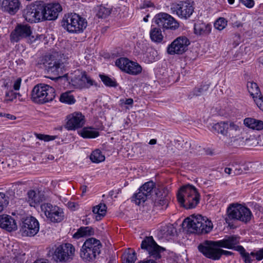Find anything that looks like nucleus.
Segmentation results:
<instances>
[{
    "label": "nucleus",
    "mask_w": 263,
    "mask_h": 263,
    "mask_svg": "<svg viewBox=\"0 0 263 263\" xmlns=\"http://www.w3.org/2000/svg\"><path fill=\"white\" fill-rule=\"evenodd\" d=\"M177 198L180 205L185 209L195 208L197 204V190L194 185L186 184L178 191Z\"/></svg>",
    "instance_id": "1"
},
{
    "label": "nucleus",
    "mask_w": 263,
    "mask_h": 263,
    "mask_svg": "<svg viewBox=\"0 0 263 263\" xmlns=\"http://www.w3.org/2000/svg\"><path fill=\"white\" fill-rule=\"evenodd\" d=\"M55 97L54 88L46 84H40L35 85L31 92L32 101L39 104L52 101Z\"/></svg>",
    "instance_id": "2"
},
{
    "label": "nucleus",
    "mask_w": 263,
    "mask_h": 263,
    "mask_svg": "<svg viewBox=\"0 0 263 263\" xmlns=\"http://www.w3.org/2000/svg\"><path fill=\"white\" fill-rule=\"evenodd\" d=\"M62 25L63 28L70 33H80L87 27V22L85 18L76 13H69L65 15Z\"/></svg>",
    "instance_id": "3"
},
{
    "label": "nucleus",
    "mask_w": 263,
    "mask_h": 263,
    "mask_svg": "<svg viewBox=\"0 0 263 263\" xmlns=\"http://www.w3.org/2000/svg\"><path fill=\"white\" fill-rule=\"evenodd\" d=\"M102 244L95 238H89L84 242L80 252L81 257L86 261H92L101 252Z\"/></svg>",
    "instance_id": "4"
},
{
    "label": "nucleus",
    "mask_w": 263,
    "mask_h": 263,
    "mask_svg": "<svg viewBox=\"0 0 263 263\" xmlns=\"http://www.w3.org/2000/svg\"><path fill=\"white\" fill-rule=\"evenodd\" d=\"M27 39L28 42L32 43L36 39L32 34V29L28 24H18L10 34V39L12 42H17L19 41Z\"/></svg>",
    "instance_id": "5"
},
{
    "label": "nucleus",
    "mask_w": 263,
    "mask_h": 263,
    "mask_svg": "<svg viewBox=\"0 0 263 263\" xmlns=\"http://www.w3.org/2000/svg\"><path fill=\"white\" fill-rule=\"evenodd\" d=\"M74 252V247L71 244L64 243L55 248L53 254V258L56 261L69 262L72 260Z\"/></svg>",
    "instance_id": "6"
},
{
    "label": "nucleus",
    "mask_w": 263,
    "mask_h": 263,
    "mask_svg": "<svg viewBox=\"0 0 263 263\" xmlns=\"http://www.w3.org/2000/svg\"><path fill=\"white\" fill-rule=\"evenodd\" d=\"M228 208V216L230 219H237L245 223L250 221L252 217L251 210L241 205L234 206Z\"/></svg>",
    "instance_id": "7"
},
{
    "label": "nucleus",
    "mask_w": 263,
    "mask_h": 263,
    "mask_svg": "<svg viewBox=\"0 0 263 263\" xmlns=\"http://www.w3.org/2000/svg\"><path fill=\"white\" fill-rule=\"evenodd\" d=\"M23 16L29 23H38L43 21L42 5L31 3L26 6L24 10Z\"/></svg>",
    "instance_id": "8"
},
{
    "label": "nucleus",
    "mask_w": 263,
    "mask_h": 263,
    "mask_svg": "<svg viewBox=\"0 0 263 263\" xmlns=\"http://www.w3.org/2000/svg\"><path fill=\"white\" fill-rule=\"evenodd\" d=\"M39 228L37 220L34 217L29 216L22 219L20 232L24 236H33L38 233Z\"/></svg>",
    "instance_id": "9"
},
{
    "label": "nucleus",
    "mask_w": 263,
    "mask_h": 263,
    "mask_svg": "<svg viewBox=\"0 0 263 263\" xmlns=\"http://www.w3.org/2000/svg\"><path fill=\"white\" fill-rule=\"evenodd\" d=\"M41 210L46 217L52 222H60L64 218L63 210L57 206H53L49 203L41 205Z\"/></svg>",
    "instance_id": "10"
},
{
    "label": "nucleus",
    "mask_w": 263,
    "mask_h": 263,
    "mask_svg": "<svg viewBox=\"0 0 263 263\" xmlns=\"http://www.w3.org/2000/svg\"><path fill=\"white\" fill-rule=\"evenodd\" d=\"M190 44V42L186 36H179L168 45L167 53L170 55L182 54L187 50Z\"/></svg>",
    "instance_id": "11"
},
{
    "label": "nucleus",
    "mask_w": 263,
    "mask_h": 263,
    "mask_svg": "<svg viewBox=\"0 0 263 263\" xmlns=\"http://www.w3.org/2000/svg\"><path fill=\"white\" fill-rule=\"evenodd\" d=\"M153 22L159 27L164 29L176 30L179 28V23L170 14L166 13H160L155 15Z\"/></svg>",
    "instance_id": "12"
},
{
    "label": "nucleus",
    "mask_w": 263,
    "mask_h": 263,
    "mask_svg": "<svg viewBox=\"0 0 263 263\" xmlns=\"http://www.w3.org/2000/svg\"><path fill=\"white\" fill-rule=\"evenodd\" d=\"M171 10L181 18L187 19L194 12L192 3L189 1H180L171 5Z\"/></svg>",
    "instance_id": "13"
},
{
    "label": "nucleus",
    "mask_w": 263,
    "mask_h": 263,
    "mask_svg": "<svg viewBox=\"0 0 263 263\" xmlns=\"http://www.w3.org/2000/svg\"><path fill=\"white\" fill-rule=\"evenodd\" d=\"M198 250L205 257L215 260L219 259L222 255L230 256L233 254L232 252L207 245L205 246L201 244L199 245Z\"/></svg>",
    "instance_id": "14"
},
{
    "label": "nucleus",
    "mask_w": 263,
    "mask_h": 263,
    "mask_svg": "<svg viewBox=\"0 0 263 263\" xmlns=\"http://www.w3.org/2000/svg\"><path fill=\"white\" fill-rule=\"evenodd\" d=\"M240 237L237 235H226L221 240L217 241H206L205 245L233 249L236 251L237 245L239 243Z\"/></svg>",
    "instance_id": "15"
},
{
    "label": "nucleus",
    "mask_w": 263,
    "mask_h": 263,
    "mask_svg": "<svg viewBox=\"0 0 263 263\" xmlns=\"http://www.w3.org/2000/svg\"><path fill=\"white\" fill-rule=\"evenodd\" d=\"M62 10L59 3H50L46 5H42V14L43 21L56 20L59 13Z\"/></svg>",
    "instance_id": "16"
},
{
    "label": "nucleus",
    "mask_w": 263,
    "mask_h": 263,
    "mask_svg": "<svg viewBox=\"0 0 263 263\" xmlns=\"http://www.w3.org/2000/svg\"><path fill=\"white\" fill-rule=\"evenodd\" d=\"M71 84L77 87H90L93 85V80L88 77L85 72L76 71L74 75L71 77Z\"/></svg>",
    "instance_id": "17"
},
{
    "label": "nucleus",
    "mask_w": 263,
    "mask_h": 263,
    "mask_svg": "<svg viewBox=\"0 0 263 263\" xmlns=\"http://www.w3.org/2000/svg\"><path fill=\"white\" fill-rule=\"evenodd\" d=\"M67 119L66 128L68 130H75L82 127L85 123V117L81 112H75L70 114Z\"/></svg>",
    "instance_id": "18"
},
{
    "label": "nucleus",
    "mask_w": 263,
    "mask_h": 263,
    "mask_svg": "<svg viewBox=\"0 0 263 263\" xmlns=\"http://www.w3.org/2000/svg\"><path fill=\"white\" fill-rule=\"evenodd\" d=\"M184 231L188 234L197 232V216L195 214L185 218L182 223Z\"/></svg>",
    "instance_id": "19"
},
{
    "label": "nucleus",
    "mask_w": 263,
    "mask_h": 263,
    "mask_svg": "<svg viewBox=\"0 0 263 263\" xmlns=\"http://www.w3.org/2000/svg\"><path fill=\"white\" fill-rule=\"evenodd\" d=\"M20 6L19 0H3L1 4L2 10L11 15L15 14L19 10Z\"/></svg>",
    "instance_id": "20"
},
{
    "label": "nucleus",
    "mask_w": 263,
    "mask_h": 263,
    "mask_svg": "<svg viewBox=\"0 0 263 263\" xmlns=\"http://www.w3.org/2000/svg\"><path fill=\"white\" fill-rule=\"evenodd\" d=\"M0 227L11 232L17 229V225L14 219L8 215H0Z\"/></svg>",
    "instance_id": "21"
},
{
    "label": "nucleus",
    "mask_w": 263,
    "mask_h": 263,
    "mask_svg": "<svg viewBox=\"0 0 263 263\" xmlns=\"http://www.w3.org/2000/svg\"><path fill=\"white\" fill-rule=\"evenodd\" d=\"M198 224H200V226L198 227V235L208 234L213 228L211 220L199 214H198Z\"/></svg>",
    "instance_id": "22"
},
{
    "label": "nucleus",
    "mask_w": 263,
    "mask_h": 263,
    "mask_svg": "<svg viewBox=\"0 0 263 263\" xmlns=\"http://www.w3.org/2000/svg\"><path fill=\"white\" fill-rule=\"evenodd\" d=\"M155 194L156 198L155 199V205L164 206L166 208L170 200L168 191L167 190H159L158 192H156Z\"/></svg>",
    "instance_id": "23"
},
{
    "label": "nucleus",
    "mask_w": 263,
    "mask_h": 263,
    "mask_svg": "<svg viewBox=\"0 0 263 263\" xmlns=\"http://www.w3.org/2000/svg\"><path fill=\"white\" fill-rule=\"evenodd\" d=\"M244 125L249 128L255 130L263 129V121L253 118H246L243 120Z\"/></svg>",
    "instance_id": "24"
},
{
    "label": "nucleus",
    "mask_w": 263,
    "mask_h": 263,
    "mask_svg": "<svg viewBox=\"0 0 263 263\" xmlns=\"http://www.w3.org/2000/svg\"><path fill=\"white\" fill-rule=\"evenodd\" d=\"M43 200V197L39 192L30 190L27 193V201L31 206L35 207Z\"/></svg>",
    "instance_id": "25"
},
{
    "label": "nucleus",
    "mask_w": 263,
    "mask_h": 263,
    "mask_svg": "<svg viewBox=\"0 0 263 263\" xmlns=\"http://www.w3.org/2000/svg\"><path fill=\"white\" fill-rule=\"evenodd\" d=\"M240 132V128L238 124L230 121L226 137L230 139H234L239 135Z\"/></svg>",
    "instance_id": "26"
},
{
    "label": "nucleus",
    "mask_w": 263,
    "mask_h": 263,
    "mask_svg": "<svg viewBox=\"0 0 263 263\" xmlns=\"http://www.w3.org/2000/svg\"><path fill=\"white\" fill-rule=\"evenodd\" d=\"M159 59L158 51L152 47L148 48L143 54V60L146 63H151Z\"/></svg>",
    "instance_id": "27"
},
{
    "label": "nucleus",
    "mask_w": 263,
    "mask_h": 263,
    "mask_svg": "<svg viewBox=\"0 0 263 263\" xmlns=\"http://www.w3.org/2000/svg\"><path fill=\"white\" fill-rule=\"evenodd\" d=\"M63 63L60 60H52L49 64L47 70L49 73L59 75L62 72Z\"/></svg>",
    "instance_id": "28"
},
{
    "label": "nucleus",
    "mask_w": 263,
    "mask_h": 263,
    "mask_svg": "<svg viewBox=\"0 0 263 263\" xmlns=\"http://www.w3.org/2000/svg\"><path fill=\"white\" fill-rule=\"evenodd\" d=\"M94 234V230L90 227H82L78 229L73 234V237L79 239L83 237H87Z\"/></svg>",
    "instance_id": "29"
},
{
    "label": "nucleus",
    "mask_w": 263,
    "mask_h": 263,
    "mask_svg": "<svg viewBox=\"0 0 263 263\" xmlns=\"http://www.w3.org/2000/svg\"><path fill=\"white\" fill-rule=\"evenodd\" d=\"M84 138H95L99 136V132L91 127H84L79 133Z\"/></svg>",
    "instance_id": "30"
},
{
    "label": "nucleus",
    "mask_w": 263,
    "mask_h": 263,
    "mask_svg": "<svg viewBox=\"0 0 263 263\" xmlns=\"http://www.w3.org/2000/svg\"><path fill=\"white\" fill-rule=\"evenodd\" d=\"M150 37L152 41L157 43H161L163 39V35L159 28H152L150 31Z\"/></svg>",
    "instance_id": "31"
},
{
    "label": "nucleus",
    "mask_w": 263,
    "mask_h": 263,
    "mask_svg": "<svg viewBox=\"0 0 263 263\" xmlns=\"http://www.w3.org/2000/svg\"><path fill=\"white\" fill-rule=\"evenodd\" d=\"M106 209V204L103 203H100L93 208L92 212L94 214H97L96 217L97 220H100L102 217L105 215Z\"/></svg>",
    "instance_id": "32"
},
{
    "label": "nucleus",
    "mask_w": 263,
    "mask_h": 263,
    "mask_svg": "<svg viewBox=\"0 0 263 263\" xmlns=\"http://www.w3.org/2000/svg\"><path fill=\"white\" fill-rule=\"evenodd\" d=\"M247 88L253 99L261 95L259 88L256 83L253 82H248Z\"/></svg>",
    "instance_id": "33"
},
{
    "label": "nucleus",
    "mask_w": 263,
    "mask_h": 263,
    "mask_svg": "<svg viewBox=\"0 0 263 263\" xmlns=\"http://www.w3.org/2000/svg\"><path fill=\"white\" fill-rule=\"evenodd\" d=\"M230 121L220 122L213 126V129L217 133L226 136Z\"/></svg>",
    "instance_id": "34"
},
{
    "label": "nucleus",
    "mask_w": 263,
    "mask_h": 263,
    "mask_svg": "<svg viewBox=\"0 0 263 263\" xmlns=\"http://www.w3.org/2000/svg\"><path fill=\"white\" fill-rule=\"evenodd\" d=\"M236 251L239 252L241 258L245 263H252L253 259L251 253L246 252L245 248L242 246H237Z\"/></svg>",
    "instance_id": "35"
},
{
    "label": "nucleus",
    "mask_w": 263,
    "mask_h": 263,
    "mask_svg": "<svg viewBox=\"0 0 263 263\" xmlns=\"http://www.w3.org/2000/svg\"><path fill=\"white\" fill-rule=\"evenodd\" d=\"M148 197L144 193V192L140 191V189L139 188L138 192L133 195L132 200L136 204L140 205L144 203Z\"/></svg>",
    "instance_id": "36"
},
{
    "label": "nucleus",
    "mask_w": 263,
    "mask_h": 263,
    "mask_svg": "<svg viewBox=\"0 0 263 263\" xmlns=\"http://www.w3.org/2000/svg\"><path fill=\"white\" fill-rule=\"evenodd\" d=\"M127 73L132 75H137L142 71L141 66L137 62L130 61Z\"/></svg>",
    "instance_id": "37"
},
{
    "label": "nucleus",
    "mask_w": 263,
    "mask_h": 263,
    "mask_svg": "<svg viewBox=\"0 0 263 263\" xmlns=\"http://www.w3.org/2000/svg\"><path fill=\"white\" fill-rule=\"evenodd\" d=\"M137 259L136 254L134 251L128 250L122 256V263H135Z\"/></svg>",
    "instance_id": "38"
},
{
    "label": "nucleus",
    "mask_w": 263,
    "mask_h": 263,
    "mask_svg": "<svg viewBox=\"0 0 263 263\" xmlns=\"http://www.w3.org/2000/svg\"><path fill=\"white\" fill-rule=\"evenodd\" d=\"M60 101L68 104H74L76 102L74 96L71 94V91H66L61 94Z\"/></svg>",
    "instance_id": "39"
},
{
    "label": "nucleus",
    "mask_w": 263,
    "mask_h": 263,
    "mask_svg": "<svg viewBox=\"0 0 263 263\" xmlns=\"http://www.w3.org/2000/svg\"><path fill=\"white\" fill-rule=\"evenodd\" d=\"M130 60L125 58H121L118 59L116 61V65L122 71L127 72L128 65L129 64Z\"/></svg>",
    "instance_id": "40"
},
{
    "label": "nucleus",
    "mask_w": 263,
    "mask_h": 263,
    "mask_svg": "<svg viewBox=\"0 0 263 263\" xmlns=\"http://www.w3.org/2000/svg\"><path fill=\"white\" fill-rule=\"evenodd\" d=\"M90 160L94 163H99L105 160V156L99 149L92 152L90 156Z\"/></svg>",
    "instance_id": "41"
},
{
    "label": "nucleus",
    "mask_w": 263,
    "mask_h": 263,
    "mask_svg": "<svg viewBox=\"0 0 263 263\" xmlns=\"http://www.w3.org/2000/svg\"><path fill=\"white\" fill-rule=\"evenodd\" d=\"M155 184L153 181H148L145 183L140 189V191L144 192V193L149 197L153 192Z\"/></svg>",
    "instance_id": "42"
},
{
    "label": "nucleus",
    "mask_w": 263,
    "mask_h": 263,
    "mask_svg": "<svg viewBox=\"0 0 263 263\" xmlns=\"http://www.w3.org/2000/svg\"><path fill=\"white\" fill-rule=\"evenodd\" d=\"M212 30V25L210 24L203 23L198 25V33L200 35H208L210 34Z\"/></svg>",
    "instance_id": "43"
},
{
    "label": "nucleus",
    "mask_w": 263,
    "mask_h": 263,
    "mask_svg": "<svg viewBox=\"0 0 263 263\" xmlns=\"http://www.w3.org/2000/svg\"><path fill=\"white\" fill-rule=\"evenodd\" d=\"M100 78L103 83L107 86L109 87H116L117 83L115 80L112 79L107 76L103 74H100Z\"/></svg>",
    "instance_id": "44"
},
{
    "label": "nucleus",
    "mask_w": 263,
    "mask_h": 263,
    "mask_svg": "<svg viewBox=\"0 0 263 263\" xmlns=\"http://www.w3.org/2000/svg\"><path fill=\"white\" fill-rule=\"evenodd\" d=\"M110 12L109 9L100 6L98 7L97 15L99 18H105L110 14Z\"/></svg>",
    "instance_id": "45"
},
{
    "label": "nucleus",
    "mask_w": 263,
    "mask_h": 263,
    "mask_svg": "<svg viewBox=\"0 0 263 263\" xmlns=\"http://www.w3.org/2000/svg\"><path fill=\"white\" fill-rule=\"evenodd\" d=\"M227 25V21L223 17H220L214 23L215 28L219 30H223Z\"/></svg>",
    "instance_id": "46"
},
{
    "label": "nucleus",
    "mask_w": 263,
    "mask_h": 263,
    "mask_svg": "<svg viewBox=\"0 0 263 263\" xmlns=\"http://www.w3.org/2000/svg\"><path fill=\"white\" fill-rule=\"evenodd\" d=\"M9 203L8 196L4 193L0 192V212L3 211L5 206Z\"/></svg>",
    "instance_id": "47"
},
{
    "label": "nucleus",
    "mask_w": 263,
    "mask_h": 263,
    "mask_svg": "<svg viewBox=\"0 0 263 263\" xmlns=\"http://www.w3.org/2000/svg\"><path fill=\"white\" fill-rule=\"evenodd\" d=\"M229 166L233 168V176L239 175L243 173V170L239 164L233 163L230 164Z\"/></svg>",
    "instance_id": "48"
},
{
    "label": "nucleus",
    "mask_w": 263,
    "mask_h": 263,
    "mask_svg": "<svg viewBox=\"0 0 263 263\" xmlns=\"http://www.w3.org/2000/svg\"><path fill=\"white\" fill-rule=\"evenodd\" d=\"M198 152L201 155L204 154L210 156H214L215 155L214 149L210 147L200 148L198 149Z\"/></svg>",
    "instance_id": "49"
},
{
    "label": "nucleus",
    "mask_w": 263,
    "mask_h": 263,
    "mask_svg": "<svg viewBox=\"0 0 263 263\" xmlns=\"http://www.w3.org/2000/svg\"><path fill=\"white\" fill-rule=\"evenodd\" d=\"M36 137L41 140H44L45 141H49L51 140H53L55 139V136H51L47 135H43L40 134H36Z\"/></svg>",
    "instance_id": "50"
},
{
    "label": "nucleus",
    "mask_w": 263,
    "mask_h": 263,
    "mask_svg": "<svg viewBox=\"0 0 263 263\" xmlns=\"http://www.w3.org/2000/svg\"><path fill=\"white\" fill-rule=\"evenodd\" d=\"M251 255L253 258L255 257L257 260H262L263 259V248L255 252H252Z\"/></svg>",
    "instance_id": "51"
},
{
    "label": "nucleus",
    "mask_w": 263,
    "mask_h": 263,
    "mask_svg": "<svg viewBox=\"0 0 263 263\" xmlns=\"http://www.w3.org/2000/svg\"><path fill=\"white\" fill-rule=\"evenodd\" d=\"M255 102L258 107L263 111V97L261 95L256 98L254 99Z\"/></svg>",
    "instance_id": "52"
},
{
    "label": "nucleus",
    "mask_w": 263,
    "mask_h": 263,
    "mask_svg": "<svg viewBox=\"0 0 263 263\" xmlns=\"http://www.w3.org/2000/svg\"><path fill=\"white\" fill-rule=\"evenodd\" d=\"M166 229V230L164 234L166 236L173 235L176 232L175 229L172 225L167 226Z\"/></svg>",
    "instance_id": "53"
},
{
    "label": "nucleus",
    "mask_w": 263,
    "mask_h": 263,
    "mask_svg": "<svg viewBox=\"0 0 263 263\" xmlns=\"http://www.w3.org/2000/svg\"><path fill=\"white\" fill-rule=\"evenodd\" d=\"M242 4L248 8H252L254 5V2L253 0H240Z\"/></svg>",
    "instance_id": "54"
},
{
    "label": "nucleus",
    "mask_w": 263,
    "mask_h": 263,
    "mask_svg": "<svg viewBox=\"0 0 263 263\" xmlns=\"http://www.w3.org/2000/svg\"><path fill=\"white\" fill-rule=\"evenodd\" d=\"M17 95L20 96V95L19 93L14 92L12 91H10L6 94V97H9V99L10 101H12L13 99H16Z\"/></svg>",
    "instance_id": "55"
},
{
    "label": "nucleus",
    "mask_w": 263,
    "mask_h": 263,
    "mask_svg": "<svg viewBox=\"0 0 263 263\" xmlns=\"http://www.w3.org/2000/svg\"><path fill=\"white\" fill-rule=\"evenodd\" d=\"M209 88V85L208 84H203L198 88V93L203 94L204 92L207 91Z\"/></svg>",
    "instance_id": "56"
},
{
    "label": "nucleus",
    "mask_w": 263,
    "mask_h": 263,
    "mask_svg": "<svg viewBox=\"0 0 263 263\" xmlns=\"http://www.w3.org/2000/svg\"><path fill=\"white\" fill-rule=\"evenodd\" d=\"M22 82V79L19 78H17L16 81L14 82L13 84V89L15 90H18L20 89L21 84Z\"/></svg>",
    "instance_id": "57"
},
{
    "label": "nucleus",
    "mask_w": 263,
    "mask_h": 263,
    "mask_svg": "<svg viewBox=\"0 0 263 263\" xmlns=\"http://www.w3.org/2000/svg\"><path fill=\"white\" fill-rule=\"evenodd\" d=\"M120 101L122 103H124L125 104L132 105L133 104V100L132 98L126 99L125 100L124 99L121 100Z\"/></svg>",
    "instance_id": "58"
},
{
    "label": "nucleus",
    "mask_w": 263,
    "mask_h": 263,
    "mask_svg": "<svg viewBox=\"0 0 263 263\" xmlns=\"http://www.w3.org/2000/svg\"><path fill=\"white\" fill-rule=\"evenodd\" d=\"M233 167L232 166L229 167H226L224 169V172L226 174H227L228 175H233Z\"/></svg>",
    "instance_id": "59"
},
{
    "label": "nucleus",
    "mask_w": 263,
    "mask_h": 263,
    "mask_svg": "<svg viewBox=\"0 0 263 263\" xmlns=\"http://www.w3.org/2000/svg\"><path fill=\"white\" fill-rule=\"evenodd\" d=\"M3 116H5L6 118H8V119H10L11 120H14L15 119V117L13 115H10V114H4L3 115Z\"/></svg>",
    "instance_id": "60"
},
{
    "label": "nucleus",
    "mask_w": 263,
    "mask_h": 263,
    "mask_svg": "<svg viewBox=\"0 0 263 263\" xmlns=\"http://www.w3.org/2000/svg\"><path fill=\"white\" fill-rule=\"evenodd\" d=\"M68 207L71 209H74L76 208V204L74 202H69L68 203Z\"/></svg>",
    "instance_id": "61"
},
{
    "label": "nucleus",
    "mask_w": 263,
    "mask_h": 263,
    "mask_svg": "<svg viewBox=\"0 0 263 263\" xmlns=\"http://www.w3.org/2000/svg\"><path fill=\"white\" fill-rule=\"evenodd\" d=\"M156 142H157L156 139H153L149 141V144H151V145H153V144H155L156 143Z\"/></svg>",
    "instance_id": "62"
},
{
    "label": "nucleus",
    "mask_w": 263,
    "mask_h": 263,
    "mask_svg": "<svg viewBox=\"0 0 263 263\" xmlns=\"http://www.w3.org/2000/svg\"><path fill=\"white\" fill-rule=\"evenodd\" d=\"M81 190L82 191V194H84L86 192L87 186L86 185H83L81 187Z\"/></svg>",
    "instance_id": "63"
},
{
    "label": "nucleus",
    "mask_w": 263,
    "mask_h": 263,
    "mask_svg": "<svg viewBox=\"0 0 263 263\" xmlns=\"http://www.w3.org/2000/svg\"><path fill=\"white\" fill-rule=\"evenodd\" d=\"M258 60L259 63H261V64H263V57H260Z\"/></svg>",
    "instance_id": "64"
}]
</instances>
